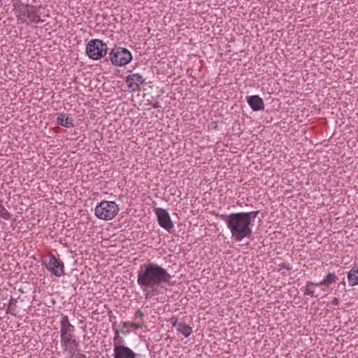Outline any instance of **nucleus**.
Masks as SVG:
<instances>
[{
	"label": "nucleus",
	"instance_id": "obj_2",
	"mask_svg": "<svg viewBox=\"0 0 358 358\" xmlns=\"http://www.w3.org/2000/svg\"><path fill=\"white\" fill-rule=\"evenodd\" d=\"M259 211L240 212L229 215L221 214L219 217L230 231L231 238L235 242L249 238L252 234L254 222Z\"/></svg>",
	"mask_w": 358,
	"mask_h": 358
},
{
	"label": "nucleus",
	"instance_id": "obj_1",
	"mask_svg": "<svg viewBox=\"0 0 358 358\" xmlns=\"http://www.w3.org/2000/svg\"><path fill=\"white\" fill-rule=\"evenodd\" d=\"M136 273L137 284L146 299L158 294V287L169 284L172 278L166 269L152 262L141 264Z\"/></svg>",
	"mask_w": 358,
	"mask_h": 358
},
{
	"label": "nucleus",
	"instance_id": "obj_6",
	"mask_svg": "<svg viewBox=\"0 0 358 358\" xmlns=\"http://www.w3.org/2000/svg\"><path fill=\"white\" fill-rule=\"evenodd\" d=\"M109 58L114 66H123L131 61L132 55L127 48L115 47L109 52Z\"/></svg>",
	"mask_w": 358,
	"mask_h": 358
},
{
	"label": "nucleus",
	"instance_id": "obj_20",
	"mask_svg": "<svg viewBox=\"0 0 358 358\" xmlns=\"http://www.w3.org/2000/svg\"><path fill=\"white\" fill-rule=\"evenodd\" d=\"M144 314L141 310H138L135 313V318L137 320L138 318L141 319L143 317Z\"/></svg>",
	"mask_w": 358,
	"mask_h": 358
},
{
	"label": "nucleus",
	"instance_id": "obj_4",
	"mask_svg": "<svg viewBox=\"0 0 358 358\" xmlns=\"http://www.w3.org/2000/svg\"><path fill=\"white\" fill-rule=\"evenodd\" d=\"M119 210V206L115 201L103 200L96 206L94 215L99 220L108 221L113 220Z\"/></svg>",
	"mask_w": 358,
	"mask_h": 358
},
{
	"label": "nucleus",
	"instance_id": "obj_5",
	"mask_svg": "<svg viewBox=\"0 0 358 358\" xmlns=\"http://www.w3.org/2000/svg\"><path fill=\"white\" fill-rule=\"evenodd\" d=\"M107 45L100 39H92L90 41L85 48L88 57L93 60H98L104 57L107 53Z\"/></svg>",
	"mask_w": 358,
	"mask_h": 358
},
{
	"label": "nucleus",
	"instance_id": "obj_12",
	"mask_svg": "<svg viewBox=\"0 0 358 358\" xmlns=\"http://www.w3.org/2000/svg\"><path fill=\"white\" fill-rule=\"evenodd\" d=\"M144 82L145 79L139 73H133L126 78L127 87L132 92L139 91L141 85L143 84Z\"/></svg>",
	"mask_w": 358,
	"mask_h": 358
},
{
	"label": "nucleus",
	"instance_id": "obj_25",
	"mask_svg": "<svg viewBox=\"0 0 358 358\" xmlns=\"http://www.w3.org/2000/svg\"><path fill=\"white\" fill-rule=\"evenodd\" d=\"M132 326L136 329H138L139 328V326L138 324H132Z\"/></svg>",
	"mask_w": 358,
	"mask_h": 358
},
{
	"label": "nucleus",
	"instance_id": "obj_24",
	"mask_svg": "<svg viewBox=\"0 0 358 358\" xmlns=\"http://www.w3.org/2000/svg\"><path fill=\"white\" fill-rule=\"evenodd\" d=\"M119 338V331L117 329H115V335L114 338V341H115L116 339Z\"/></svg>",
	"mask_w": 358,
	"mask_h": 358
},
{
	"label": "nucleus",
	"instance_id": "obj_19",
	"mask_svg": "<svg viewBox=\"0 0 358 358\" xmlns=\"http://www.w3.org/2000/svg\"><path fill=\"white\" fill-rule=\"evenodd\" d=\"M170 322L171 324H172L173 327H176L177 329L178 327V325L180 324V323H178V319L177 317H172L171 319H170Z\"/></svg>",
	"mask_w": 358,
	"mask_h": 358
},
{
	"label": "nucleus",
	"instance_id": "obj_10",
	"mask_svg": "<svg viewBox=\"0 0 358 358\" xmlns=\"http://www.w3.org/2000/svg\"><path fill=\"white\" fill-rule=\"evenodd\" d=\"M154 211L157 217L160 227L167 231H170L173 227V224L169 213L165 209L160 208H155Z\"/></svg>",
	"mask_w": 358,
	"mask_h": 358
},
{
	"label": "nucleus",
	"instance_id": "obj_11",
	"mask_svg": "<svg viewBox=\"0 0 358 358\" xmlns=\"http://www.w3.org/2000/svg\"><path fill=\"white\" fill-rule=\"evenodd\" d=\"M114 358H136V354L129 347L114 343Z\"/></svg>",
	"mask_w": 358,
	"mask_h": 358
},
{
	"label": "nucleus",
	"instance_id": "obj_8",
	"mask_svg": "<svg viewBox=\"0 0 358 358\" xmlns=\"http://www.w3.org/2000/svg\"><path fill=\"white\" fill-rule=\"evenodd\" d=\"M44 264L47 270L52 275L61 277L64 274V263L58 260L52 254L48 256V260L44 262Z\"/></svg>",
	"mask_w": 358,
	"mask_h": 358
},
{
	"label": "nucleus",
	"instance_id": "obj_22",
	"mask_svg": "<svg viewBox=\"0 0 358 358\" xmlns=\"http://www.w3.org/2000/svg\"><path fill=\"white\" fill-rule=\"evenodd\" d=\"M339 303V299L338 298H334L331 302V304L333 306H337Z\"/></svg>",
	"mask_w": 358,
	"mask_h": 358
},
{
	"label": "nucleus",
	"instance_id": "obj_17",
	"mask_svg": "<svg viewBox=\"0 0 358 358\" xmlns=\"http://www.w3.org/2000/svg\"><path fill=\"white\" fill-rule=\"evenodd\" d=\"M315 284L316 283H313V282L310 281L307 282L306 285L304 294L310 296L317 297L319 294H315V287H317Z\"/></svg>",
	"mask_w": 358,
	"mask_h": 358
},
{
	"label": "nucleus",
	"instance_id": "obj_9",
	"mask_svg": "<svg viewBox=\"0 0 358 358\" xmlns=\"http://www.w3.org/2000/svg\"><path fill=\"white\" fill-rule=\"evenodd\" d=\"M60 339H65L75 336L76 328L71 324L69 317L62 314L59 320Z\"/></svg>",
	"mask_w": 358,
	"mask_h": 358
},
{
	"label": "nucleus",
	"instance_id": "obj_13",
	"mask_svg": "<svg viewBox=\"0 0 358 358\" xmlns=\"http://www.w3.org/2000/svg\"><path fill=\"white\" fill-rule=\"evenodd\" d=\"M246 100L250 107L254 111L264 110V103L262 98L257 95L248 96Z\"/></svg>",
	"mask_w": 358,
	"mask_h": 358
},
{
	"label": "nucleus",
	"instance_id": "obj_23",
	"mask_svg": "<svg viewBox=\"0 0 358 358\" xmlns=\"http://www.w3.org/2000/svg\"><path fill=\"white\" fill-rule=\"evenodd\" d=\"M15 301H16L15 299H14L13 298L10 299V300L9 301V306H8V310H9L11 308L12 305L15 304ZM7 313H8V310H7Z\"/></svg>",
	"mask_w": 358,
	"mask_h": 358
},
{
	"label": "nucleus",
	"instance_id": "obj_3",
	"mask_svg": "<svg viewBox=\"0 0 358 358\" xmlns=\"http://www.w3.org/2000/svg\"><path fill=\"white\" fill-rule=\"evenodd\" d=\"M14 14L19 24H38L43 22L41 19V6L23 3L20 1L13 5Z\"/></svg>",
	"mask_w": 358,
	"mask_h": 358
},
{
	"label": "nucleus",
	"instance_id": "obj_14",
	"mask_svg": "<svg viewBox=\"0 0 358 358\" xmlns=\"http://www.w3.org/2000/svg\"><path fill=\"white\" fill-rule=\"evenodd\" d=\"M347 279L350 286L358 285V264L354 265L348 272Z\"/></svg>",
	"mask_w": 358,
	"mask_h": 358
},
{
	"label": "nucleus",
	"instance_id": "obj_7",
	"mask_svg": "<svg viewBox=\"0 0 358 358\" xmlns=\"http://www.w3.org/2000/svg\"><path fill=\"white\" fill-rule=\"evenodd\" d=\"M60 343L64 351L68 353L70 358H86L85 355L79 352V344L76 339V336L60 339Z\"/></svg>",
	"mask_w": 358,
	"mask_h": 358
},
{
	"label": "nucleus",
	"instance_id": "obj_21",
	"mask_svg": "<svg viewBox=\"0 0 358 358\" xmlns=\"http://www.w3.org/2000/svg\"><path fill=\"white\" fill-rule=\"evenodd\" d=\"M8 215H9V213H8V211L5 209H3L1 216L5 219H8L9 217Z\"/></svg>",
	"mask_w": 358,
	"mask_h": 358
},
{
	"label": "nucleus",
	"instance_id": "obj_18",
	"mask_svg": "<svg viewBox=\"0 0 358 358\" xmlns=\"http://www.w3.org/2000/svg\"><path fill=\"white\" fill-rule=\"evenodd\" d=\"M176 330L182 334L185 338L189 336L192 332V327L184 323H180L178 324Z\"/></svg>",
	"mask_w": 358,
	"mask_h": 358
},
{
	"label": "nucleus",
	"instance_id": "obj_16",
	"mask_svg": "<svg viewBox=\"0 0 358 358\" xmlns=\"http://www.w3.org/2000/svg\"><path fill=\"white\" fill-rule=\"evenodd\" d=\"M337 280L336 275L334 273H329L325 278L318 283H316V286L327 285L329 286L334 282Z\"/></svg>",
	"mask_w": 358,
	"mask_h": 358
},
{
	"label": "nucleus",
	"instance_id": "obj_26",
	"mask_svg": "<svg viewBox=\"0 0 358 358\" xmlns=\"http://www.w3.org/2000/svg\"><path fill=\"white\" fill-rule=\"evenodd\" d=\"M123 326L124 327H127V322H124Z\"/></svg>",
	"mask_w": 358,
	"mask_h": 358
},
{
	"label": "nucleus",
	"instance_id": "obj_15",
	"mask_svg": "<svg viewBox=\"0 0 358 358\" xmlns=\"http://www.w3.org/2000/svg\"><path fill=\"white\" fill-rule=\"evenodd\" d=\"M57 122L58 124L63 126L66 128H71L73 127V120L72 117H66L65 114H60L57 117Z\"/></svg>",
	"mask_w": 358,
	"mask_h": 358
}]
</instances>
